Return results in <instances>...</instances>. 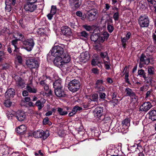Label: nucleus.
Returning <instances> with one entry per match:
<instances>
[{"label":"nucleus","instance_id":"nucleus-1","mask_svg":"<svg viewBox=\"0 0 156 156\" xmlns=\"http://www.w3.org/2000/svg\"><path fill=\"white\" fill-rule=\"evenodd\" d=\"M80 83L78 80L74 79L71 81L68 85L69 90L73 92L78 91L80 88Z\"/></svg>","mask_w":156,"mask_h":156},{"label":"nucleus","instance_id":"nucleus-2","mask_svg":"<svg viewBox=\"0 0 156 156\" xmlns=\"http://www.w3.org/2000/svg\"><path fill=\"white\" fill-rule=\"evenodd\" d=\"M10 116L16 117L18 120L20 122L24 121L26 117V115L23 112L18 111L16 112L13 110L10 111Z\"/></svg>","mask_w":156,"mask_h":156},{"label":"nucleus","instance_id":"nucleus-3","mask_svg":"<svg viewBox=\"0 0 156 156\" xmlns=\"http://www.w3.org/2000/svg\"><path fill=\"white\" fill-rule=\"evenodd\" d=\"M64 52V49L59 45H55L51 51L52 55L55 57H60Z\"/></svg>","mask_w":156,"mask_h":156},{"label":"nucleus","instance_id":"nucleus-4","mask_svg":"<svg viewBox=\"0 0 156 156\" xmlns=\"http://www.w3.org/2000/svg\"><path fill=\"white\" fill-rule=\"evenodd\" d=\"M138 21L140 27H147L149 25V20L147 16H140L138 18Z\"/></svg>","mask_w":156,"mask_h":156},{"label":"nucleus","instance_id":"nucleus-5","mask_svg":"<svg viewBox=\"0 0 156 156\" xmlns=\"http://www.w3.org/2000/svg\"><path fill=\"white\" fill-rule=\"evenodd\" d=\"M26 64L31 69H37L39 66V62L35 58H30L26 60Z\"/></svg>","mask_w":156,"mask_h":156},{"label":"nucleus","instance_id":"nucleus-6","mask_svg":"<svg viewBox=\"0 0 156 156\" xmlns=\"http://www.w3.org/2000/svg\"><path fill=\"white\" fill-rule=\"evenodd\" d=\"M43 130L34 131L33 133V136L35 138H42L43 139H46L49 136L48 133H47Z\"/></svg>","mask_w":156,"mask_h":156},{"label":"nucleus","instance_id":"nucleus-7","mask_svg":"<svg viewBox=\"0 0 156 156\" xmlns=\"http://www.w3.org/2000/svg\"><path fill=\"white\" fill-rule=\"evenodd\" d=\"M23 44L25 45V48L28 51H31L34 44V41L32 39H29L24 41Z\"/></svg>","mask_w":156,"mask_h":156},{"label":"nucleus","instance_id":"nucleus-8","mask_svg":"<svg viewBox=\"0 0 156 156\" xmlns=\"http://www.w3.org/2000/svg\"><path fill=\"white\" fill-rule=\"evenodd\" d=\"M150 62V59L147 57L144 54H142L140 58L139 67L140 68L142 67L143 65H148Z\"/></svg>","mask_w":156,"mask_h":156},{"label":"nucleus","instance_id":"nucleus-9","mask_svg":"<svg viewBox=\"0 0 156 156\" xmlns=\"http://www.w3.org/2000/svg\"><path fill=\"white\" fill-rule=\"evenodd\" d=\"M13 78L15 80L16 85L21 88H24L25 86V82L24 80L21 77L17 75H15Z\"/></svg>","mask_w":156,"mask_h":156},{"label":"nucleus","instance_id":"nucleus-10","mask_svg":"<svg viewBox=\"0 0 156 156\" xmlns=\"http://www.w3.org/2000/svg\"><path fill=\"white\" fill-rule=\"evenodd\" d=\"M146 73H145L144 70L143 69L138 70V75L137 76H139L140 77H143L145 81H147V83H151V78L146 77Z\"/></svg>","mask_w":156,"mask_h":156},{"label":"nucleus","instance_id":"nucleus-11","mask_svg":"<svg viewBox=\"0 0 156 156\" xmlns=\"http://www.w3.org/2000/svg\"><path fill=\"white\" fill-rule=\"evenodd\" d=\"M89 56L88 52L86 51L85 52L81 54L79 58V61L82 63L87 62L89 59Z\"/></svg>","mask_w":156,"mask_h":156},{"label":"nucleus","instance_id":"nucleus-12","mask_svg":"<svg viewBox=\"0 0 156 156\" xmlns=\"http://www.w3.org/2000/svg\"><path fill=\"white\" fill-rule=\"evenodd\" d=\"M10 89H7L5 94V99L3 103L4 105L6 108L10 107Z\"/></svg>","mask_w":156,"mask_h":156},{"label":"nucleus","instance_id":"nucleus-13","mask_svg":"<svg viewBox=\"0 0 156 156\" xmlns=\"http://www.w3.org/2000/svg\"><path fill=\"white\" fill-rule=\"evenodd\" d=\"M37 5L35 4H31L26 2L24 5V9L25 11L30 12H33L37 8Z\"/></svg>","mask_w":156,"mask_h":156},{"label":"nucleus","instance_id":"nucleus-14","mask_svg":"<svg viewBox=\"0 0 156 156\" xmlns=\"http://www.w3.org/2000/svg\"><path fill=\"white\" fill-rule=\"evenodd\" d=\"M62 34L64 36L69 37L71 36L72 32L71 29L67 26L62 27L61 28Z\"/></svg>","mask_w":156,"mask_h":156},{"label":"nucleus","instance_id":"nucleus-15","mask_svg":"<svg viewBox=\"0 0 156 156\" xmlns=\"http://www.w3.org/2000/svg\"><path fill=\"white\" fill-rule=\"evenodd\" d=\"M152 107V105L149 102H144L140 107V110L141 111L147 112Z\"/></svg>","mask_w":156,"mask_h":156},{"label":"nucleus","instance_id":"nucleus-16","mask_svg":"<svg viewBox=\"0 0 156 156\" xmlns=\"http://www.w3.org/2000/svg\"><path fill=\"white\" fill-rule=\"evenodd\" d=\"M54 93L55 95L59 98L64 97L66 95L63 87L54 89Z\"/></svg>","mask_w":156,"mask_h":156},{"label":"nucleus","instance_id":"nucleus-17","mask_svg":"<svg viewBox=\"0 0 156 156\" xmlns=\"http://www.w3.org/2000/svg\"><path fill=\"white\" fill-rule=\"evenodd\" d=\"M54 63L55 66L59 68H62L64 63L62 58L60 57H56L54 60Z\"/></svg>","mask_w":156,"mask_h":156},{"label":"nucleus","instance_id":"nucleus-18","mask_svg":"<svg viewBox=\"0 0 156 156\" xmlns=\"http://www.w3.org/2000/svg\"><path fill=\"white\" fill-rule=\"evenodd\" d=\"M54 78L55 81L53 82V84L54 89L62 88L63 87L62 84V81L61 79L59 78H58V77H56V78H55V76Z\"/></svg>","mask_w":156,"mask_h":156},{"label":"nucleus","instance_id":"nucleus-19","mask_svg":"<svg viewBox=\"0 0 156 156\" xmlns=\"http://www.w3.org/2000/svg\"><path fill=\"white\" fill-rule=\"evenodd\" d=\"M103 112V109L102 108L97 107L94 109V113L95 116L99 118L102 116Z\"/></svg>","mask_w":156,"mask_h":156},{"label":"nucleus","instance_id":"nucleus-20","mask_svg":"<svg viewBox=\"0 0 156 156\" xmlns=\"http://www.w3.org/2000/svg\"><path fill=\"white\" fill-rule=\"evenodd\" d=\"M70 5L74 7L75 8H79L81 5V2L80 0H69Z\"/></svg>","mask_w":156,"mask_h":156},{"label":"nucleus","instance_id":"nucleus-21","mask_svg":"<svg viewBox=\"0 0 156 156\" xmlns=\"http://www.w3.org/2000/svg\"><path fill=\"white\" fill-rule=\"evenodd\" d=\"M131 100V104L133 105V108H136L137 105V100L138 99L136 95L135 94L130 97Z\"/></svg>","mask_w":156,"mask_h":156},{"label":"nucleus","instance_id":"nucleus-22","mask_svg":"<svg viewBox=\"0 0 156 156\" xmlns=\"http://www.w3.org/2000/svg\"><path fill=\"white\" fill-rule=\"evenodd\" d=\"M1 31L5 34V39L8 40L10 36V30L9 27H4L2 29Z\"/></svg>","mask_w":156,"mask_h":156},{"label":"nucleus","instance_id":"nucleus-23","mask_svg":"<svg viewBox=\"0 0 156 156\" xmlns=\"http://www.w3.org/2000/svg\"><path fill=\"white\" fill-rule=\"evenodd\" d=\"M27 127L25 125H22L19 126L16 129L17 132L21 134H23L25 133Z\"/></svg>","mask_w":156,"mask_h":156},{"label":"nucleus","instance_id":"nucleus-24","mask_svg":"<svg viewBox=\"0 0 156 156\" xmlns=\"http://www.w3.org/2000/svg\"><path fill=\"white\" fill-rule=\"evenodd\" d=\"M148 114H149V119L153 121L156 120V111L153 110L150 111Z\"/></svg>","mask_w":156,"mask_h":156},{"label":"nucleus","instance_id":"nucleus-25","mask_svg":"<svg viewBox=\"0 0 156 156\" xmlns=\"http://www.w3.org/2000/svg\"><path fill=\"white\" fill-rule=\"evenodd\" d=\"M93 13L92 12H89L87 18L89 21H92L96 18L95 16L97 12V10H94Z\"/></svg>","mask_w":156,"mask_h":156},{"label":"nucleus","instance_id":"nucleus-26","mask_svg":"<svg viewBox=\"0 0 156 156\" xmlns=\"http://www.w3.org/2000/svg\"><path fill=\"white\" fill-rule=\"evenodd\" d=\"M45 102V99H44L43 101H41V100H38L36 102L35 105L37 107L38 110H40L44 107Z\"/></svg>","mask_w":156,"mask_h":156},{"label":"nucleus","instance_id":"nucleus-27","mask_svg":"<svg viewBox=\"0 0 156 156\" xmlns=\"http://www.w3.org/2000/svg\"><path fill=\"white\" fill-rule=\"evenodd\" d=\"M155 52V47L154 46H150L148 47L146 50V53L149 55H151L153 53Z\"/></svg>","mask_w":156,"mask_h":156},{"label":"nucleus","instance_id":"nucleus-28","mask_svg":"<svg viewBox=\"0 0 156 156\" xmlns=\"http://www.w3.org/2000/svg\"><path fill=\"white\" fill-rule=\"evenodd\" d=\"M31 83L30 84H27L26 86V89L27 91L30 93H36L37 92V89L34 87H31L30 86Z\"/></svg>","mask_w":156,"mask_h":156},{"label":"nucleus","instance_id":"nucleus-29","mask_svg":"<svg viewBox=\"0 0 156 156\" xmlns=\"http://www.w3.org/2000/svg\"><path fill=\"white\" fill-rule=\"evenodd\" d=\"M62 58L64 64L69 62L70 61V56L67 53H64Z\"/></svg>","mask_w":156,"mask_h":156},{"label":"nucleus","instance_id":"nucleus-30","mask_svg":"<svg viewBox=\"0 0 156 156\" xmlns=\"http://www.w3.org/2000/svg\"><path fill=\"white\" fill-rule=\"evenodd\" d=\"M125 91L126 93V95L130 97L135 94L132 89L128 87L125 89Z\"/></svg>","mask_w":156,"mask_h":156},{"label":"nucleus","instance_id":"nucleus-31","mask_svg":"<svg viewBox=\"0 0 156 156\" xmlns=\"http://www.w3.org/2000/svg\"><path fill=\"white\" fill-rule=\"evenodd\" d=\"M99 38V34H92L90 36V39L92 41L97 42Z\"/></svg>","mask_w":156,"mask_h":156},{"label":"nucleus","instance_id":"nucleus-32","mask_svg":"<svg viewBox=\"0 0 156 156\" xmlns=\"http://www.w3.org/2000/svg\"><path fill=\"white\" fill-rule=\"evenodd\" d=\"M98 95L97 94H93L90 97V99L92 101H97L98 100Z\"/></svg>","mask_w":156,"mask_h":156},{"label":"nucleus","instance_id":"nucleus-33","mask_svg":"<svg viewBox=\"0 0 156 156\" xmlns=\"http://www.w3.org/2000/svg\"><path fill=\"white\" fill-rule=\"evenodd\" d=\"M147 72L149 75H153L154 73V67L151 66H148Z\"/></svg>","mask_w":156,"mask_h":156},{"label":"nucleus","instance_id":"nucleus-34","mask_svg":"<svg viewBox=\"0 0 156 156\" xmlns=\"http://www.w3.org/2000/svg\"><path fill=\"white\" fill-rule=\"evenodd\" d=\"M57 111L58 112L59 114L62 115H66L68 113L67 112L64 111L62 108H58Z\"/></svg>","mask_w":156,"mask_h":156},{"label":"nucleus","instance_id":"nucleus-35","mask_svg":"<svg viewBox=\"0 0 156 156\" xmlns=\"http://www.w3.org/2000/svg\"><path fill=\"white\" fill-rule=\"evenodd\" d=\"M130 120L129 119L126 118L122 121V124L123 126H127L130 125Z\"/></svg>","mask_w":156,"mask_h":156},{"label":"nucleus","instance_id":"nucleus-36","mask_svg":"<svg viewBox=\"0 0 156 156\" xmlns=\"http://www.w3.org/2000/svg\"><path fill=\"white\" fill-rule=\"evenodd\" d=\"M10 0H5V4L6 6L5 7V11L7 12H10Z\"/></svg>","mask_w":156,"mask_h":156},{"label":"nucleus","instance_id":"nucleus-37","mask_svg":"<svg viewBox=\"0 0 156 156\" xmlns=\"http://www.w3.org/2000/svg\"><path fill=\"white\" fill-rule=\"evenodd\" d=\"M104 122L108 125H110V123L112 122L111 118L109 117H106L104 118L103 120Z\"/></svg>","mask_w":156,"mask_h":156},{"label":"nucleus","instance_id":"nucleus-38","mask_svg":"<svg viewBox=\"0 0 156 156\" xmlns=\"http://www.w3.org/2000/svg\"><path fill=\"white\" fill-rule=\"evenodd\" d=\"M82 109V108L76 105L73 108L72 111L74 112L73 113L76 114L77 111H80Z\"/></svg>","mask_w":156,"mask_h":156},{"label":"nucleus","instance_id":"nucleus-39","mask_svg":"<svg viewBox=\"0 0 156 156\" xmlns=\"http://www.w3.org/2000/svg\"><path fill=\"white\" fill-rule=\"evenodd\" d=\"M128 40L125 37L123 38H122V37H121V41L122 43V44L123 47L124 48H126V43Z\"/></svg>","mask_w":156,"mask_h":156},{"label":"nucleus","instance_id":"nucleus-40","mask_svg":"<svg viewBox=\"0 0 156 156\" xmlns=\"http://www.w3.org/2000/svg\"><path fill=\"white\" fill-rule=\"evenodd\" d=\"M79 35L80 37L87 38L88 36V34L86 31H83L79 33Z\"/></svg>","mask_w":156,"mask_h":156},{"label":"nucleus","instance_id":"nucleus-41","mask_svg":"<svg viewBox=\"0 0 156 156\" xmlns=\"http://www.w3.org/2000/svg\"><path fill=\"white\" fill-rule=\"evenodd\" d=\"M43 123L44 125L48 124L49 125H51V123L49 121L48 117H45L43 119Z\"/></svg>","mask_w":156,"mask_h":156},{"label":"nucleus","instance_id":"nucleus-42","mask_svg":"<svg viewBox=\"0 0 156 156\" xmlns=\"http://www.w3.org/2000/svg\"><path fill=\"white\" fill-rule=\"evenodd\" d=\"M124 73H125V81L126 83H127L131 84V83L130 82L129 80V74L128 73H126L125 72Z\"/></svg>","mask_w":156,"mask_h":156},{"label":"nucleus","instance_id":"nucleus-43","mask_svg":"<svg viewBox=\"0 0 156 156\" xmlns=\"http://www.w3.org/2000/svg\"><path fill=\"white\" fill-rule=\"evenodd\" d=\"M100 55L101 58L103 59L106 58V59L108 57V53L106 51L101 52Z\"/></svg>","mask_w":156,"mask_h":156},{"label":"nucleus","instance_id":"nucleus-44","mask_svg":"<svg viewBox=\"0 0 156 156\" xmlns=\"http://www.w3.org/2000/svg\"><path fill=\"white\" fill-rule=\"evenodd\" d=\"M99 100H104L105 98L106 94L104 93L99 92Z\"/></svg>","mask_w":156,"mask_h":156},{"label":"nucleus","instance_id":"nucleus-45","mask_svg":"<svg viewBox=\"0 0 156 156\" xmlns=\"http://www.w3.org/2000/svg\"><path fill=\"white\" fill-rule=\"evenodd\" d=\"M18 41V39H15L14 40H13L12 41V44L15 47V49L14 50V51H17L18 48L16 47V44H17V41Z\"/></svg>","mask_w":156,"mask_h":156},{"label":"nucleus","instance_id":"nucleus-46","mask_svg":"<svg viewBox=\"0 0 156 156\" xmlns=\"http://www.w3.org/2000/svg\"><path fill=\"white\" fill-rule=\"evenodd\" d=\"M107 28L108 30L110 33H112L114 29L113 27L109 24H108Z\"/></svg>","mask_w":156,"mask_h":156},{"label":"nucleus","instance_id":"nucleus-47","mask_svg":"<svg viewBox=\"0 0 156 156\" xmlns=\"http://www.w3.org/2000/svg\"><path fill=\"white\" fill-rule=\"evenodd\" d=\"M83 27L87 31H90L92 30V26L87 25H84L83 26Z\"/></svg>","mask_w":156,"mask_h":156},{"label":"nucleus","instance_id":"nucleus-48","mask_svg":"<svg viewBox=\"0 0 156 156\" xmlns=\"http://www.w3.org/2000/svg\"><path fill=\"white\" fill-rule=\"evenodd\" d=\"M153 95V90H151L147 92L146 94L145 98H148V97H151V95Z\"/></svg>","mask_w":156,"mask_h":156},{"label":"nucleus","instance_id":"nucleus-49","mask_svg":"<svg viewBox=\"0 0 156 156\" xmlns=\"http://www.w3.org/2000/svg\"><path fill=\"white\" fill-rule=\"evenodd\" d=\"M119 16L118 12H116L114 14L113 17L115 21H117L118 20Z\"/></svg>","mask_w":156,"mask_h":156},{"label":"nucleus","instance_id":"nucleus-50","mask_svg":"<svg viewBox=\"0 0 156 156\" xmlns=\"http://www.w3.org/2000/svg\"><path fill=\"white\" fill-rule=\"evenodd\" d=\"M95 88L97 89V90L100 91H104L105 90V88L102 86H96Z\"/></svg>","mask_w":156,"mask_h":156},{"label":"nucleus","instance_id":"nucleus-51","mask_svg":"<svg viewBox=\"0 0 156 156\" xmlns=\"http://www.w3.org/2000/svg\"><path fill=\"white\" fill-rule=\"evenodd\" d=\"M56 6L52 5L51 7L50 12L54 14H55L56 12Z\"/></svg>","mask_w":156,"mask_h":156},{"label":"nucleus","instance_id":"nucleus-52","mask_svg":"<svg viewBox=\"0 0 156 156\" xmlns=\"http://www.w3.org/2000/svg\"><path fill=\"white\" fill-rule=\"evenodd\" d=\"M91 63L93 66H95L97 65L98 64L100 63V62L94 59L92 60Z\"/></svg>","mask_w":156,"mask_h":156},{"label":"nucleus","instance_id":"nucleus-53","mask_svg":"<svg viewBox=\"0 0 156 156\" xmlns=\"http://www.w3.org/2000/svg\"><path fill=\"white\" fill-rule=\"evenodd\" d=\"M105 40V39L102 35L101 36H99V35L98 42H103Z\"/></svg>","mask_w":156,"mask_h":156},{"label":"nucleus","instance_id":"nucleus-54","mask_svg":"<svg viewBox=\"0 0 156 156\" xmlns=\"http://www.w3.org/2000/svg\"><path fill=\"white\" fill-rule=\"evenodd\" d=\"M102 36L107 40L109 37V34L107 32H105L103 33Z\"/></svg>","mask_w":156,"mask_h":156},{"label":"nucleus","instance_id":"nucleus-55","mask_svg":"<svg viewBox=\"0 0 156 156\" xmlns=\"http://www.w3.org/2000/svg\"><path fill=\"white\" fill-rule=\"evenodd\" d=\"M47 91V92L45 93V94L47 96H51L52 95V91L51 90L49 89L48 91Z\"/></svg>","mask_w":156,"mask_h":156},{"label":"nucleus","instance_id":"nucleus-56","mask_svg":"<svg viewBox=\"0 0 156 156\" xmlns=\"http://www.w3.org/2000/svg\"><path fill=\"white\" fill-rule=\"evenodd\" d=\"M112 103L113 104V105L114 106L115 105H117L118 103V100L115 99H112V100L111 101Z\"/></svg>","mask_w":156,"mask_h":156},{"label":"nucleus","instance_id":"nucleus-57","mask_svg":"<svg viewBox=\"0 0 156 156\" xmlns=\"http://www.w3.org/2000/svg\"><path fill=\"white\" fill-rule=\"evenodd\" d=\"M15 94V90L14 89L10 88V98L13 97V95Z\"/></svg>","mask_w":156,"mask_h":156},{"label":"nucleus","instance_id":"nucleus-58","mask_svg":"<svg viewBox=\"0 0 156 156\" xmlns=\"http://www.w3.org/2000/svg\"><path fill=\"white\" fill-rule=\"evenodd\" d=\"M103 83V80H98L96 83V86H99Z\"/></svg>","mask_w":156,"mask_h":156},{"label":"nucleus","instance_id":"nucleus-59","mask_svg":"<svg viewBox=\"0 0 156 156\" xmlns=\"http://www.w3.org/2000/svg\"><path fill=\"white\" fill-rule=\"evenodd\" d=\"M19 23L23 28H24L25 27V26L23 24V20L22 19H20L19 20Z\"/></svg>","mask_w":156,"mask_h":156},{"label":"nucleus","instance_id":"nucleus-60","mask_svg":"<svg viewBox=\"0 0 156 156\" xmlns=\"http://www.w3.org/2000/svg\"><path fill=\"white\" fill-rule=\"evenodd\" d=\"M10 67V65L9 64H5L3 66V69H9Z\"/></svg>","mask_w":156,"mask_h":156},{"label":"nucleus","instance_id":"nucleus-61","mask_svg":"<svg viewBox=\"0 0 156 156\" xmlns=\"http://www.w3.org/2000/svg\"><path fill=\"white\" fill-rule=\"evenodd\" d=\"M117 96V93L116 92L113 91L112 95V99H114Z\"/></svg>","mask_w":156,"mask_h":156},{"label":"nucleus","instance_id":"nucleus-62","mask_svg":"<svg viewBox=\"0 0 156 156\" xmlns=\"http://www.w3.org/2000/svg\"><path fill=\"white\" fill-rule=\"evenodd\" d=\"M17 59L18 62L20 64H21L22 62V57L20 56H18L17 57Z\"/></svg>","mask_w":156,"mask_h":156},{"label":"nucleus","instance_id":"nucleus-63","mask_svg":"<svg viewBox=\"0 0 156 156\" xmlns=\"http://www.w3.org/2000/svg\"><path fill=\"white\" fill-rule=\"evenodd\" d=\"M53 15H54V14L50 12V13L48 14L47 16L49 20H51L52 19Z\"/></svg>","mask_w":156,"mask_h":156},{"label":"nucleus","instance_id":"nucleus-64","mask_svg":"<svg viewBox=\"0 0 156 156\" xmlns=\"http://www.w3.org/2000/svg\"><path fill=\"white\" fill-rule=\"evenodd\" d=\"M28 92L26 90H23L22 92L23 95L24 97L28 96Z\"/></svg>","mask_w":156,"mask_h":156}]
</instances>
